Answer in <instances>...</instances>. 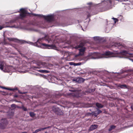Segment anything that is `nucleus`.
I'll return each mask as SVG.
<instances>
[{
    "label": "nucleus",
    "instance_id": "obj_1",
    "mask_svg": "<svg viewBox=\"0 0 133 133\" xmlns=\"http://www.w3.org/2000/svg\"><path fill=\"white\" fill-rule=\"evenodd\" d=\"M114 54H117L118 56L120 58L127 57H133V56L131 54H130L126 51L123 50L118 53L117 51L114 53L110 51L106 52L103 54L98 53H91L89 54L88 57L89 58L96 59L103 58H108L111 57L115 56Z\"/></svg>",
    "mask_w": 133,
    "mask_h": 133
},
{
    "label": "nucleus",
    "instance_id": "obj_21",
    "mask_svg": "<svg viewBox=\"0 0 133 133\" xmlns=\"http://www.w3.org/2000/svg\"><path fill=\"white\" fill-rule=\"evenodd\" d=\"M59 113H58L57 112H56V113L58 115H61L63 114V112L61 110H59Z\"/></svg>",
    "mask_w": 133,
    "mask_h": 133
},
{
    "label": "nucleus",
    "instance_id": "obj_11",
    "mask_svg": "<svg viewBox=\"0 0 133 133\" xmlns=\"http://www.w3.org/2000/svg\"><path fill=\"white\" fill-rule=\"evenodd\" d=\"M98 125H91L89 129V130H92L94 129H95L97 127Z\"/></svg>",
    "mask_w": 133,
    "mask_h": 133
},
{
    "label": "nucleus",
    "instance_id": "obj_28",
    "mask_svg": "<svg viewBox=\"0 0 133 133\" xmlns=\"http://www.w3.org/2000/svg\"><path fill=\"white\" fill-rule=\"evenodd\" d=\"M71 65H74V66L75 65V64H76V63H73V62H70L69 63Z\"/></svg>",
    "mask_w": 133,
    "mask_h": 133
},
{
    "label": "nucleus",
    "instance_id": "obj_14",
    "mask_svg": "<svg viewBox=\"0 0 133 133\" xmlns=\"http://www.w3.org/2000/svg\"><path fill=\"white\" fill-rule=\"evenodd\" d=\"M82 79H83V78H78L76 79H74L73 80V81L78 82H81V81Z\"/></svg>",
    "mask_w": 133,
    "mask_h": 133
},
{
    "label": "nucleus",
    "instance_id": "obj_19",
    "mask_svg": "<svg viewBox=\"0 0 133 133\" xmlns=\"http://www.w3.org/2000/svg\"><path fill=\"white\" fill-rule=\"evenodd\" d=\"M115 127V126L114 125H112L111 126L110 128L109 129V131H110L113 129H114Z\"/></svg>",
    "mask_w": 133,
    "mask_h": 133
},
{
    "label": "nucleus",
    "instance_id": "obj_25",
    "mask_svg": "<svg viewBox=\"0 0 133 133\" xmlns=\"http://www.w3.org/2000/svg\"><path fill=\"white\" fill-rule=\"evenodd\" d=\"M49 127H45V128H40L41 130V131L43 130H44V129H46L48 128Z\"/></svg>",
    "mask_w": 133,
    "mask_h": 133
},
{
    "label": "nucleus",
    "instance_id": "obj_6",
    "mask_svg": "<svg viewBox=\"0 0 133 133\" xmlns=\"http://www.w3.org/2000/svg\"><path fill=\"white\" fill-rule=\"evenodd\" d=\"M7 121L5 119H2L0 123V127L2 129L4 128L6 124Z\"/></svg>",
    "mask_w": 133,
    "mask_h": 133
},
{
    "label": "nucleus",
    "instance_id": "obj_36",
    "mask_svg": "<svg viewBox=\"0 0 133 133\" xmlns=\"http://www.w3.org/2000/svg\"><path fill=\"white\" fill-rule=\"evenodd\" d=\"M22 133H27V132H22Z\"/></svg>",
    "mask_w": 133,
    "mask_h": 133
},
{
    "label": "nucleus",
    "instance_id": "obj_26",
    "mask_svg": "<svg viewBox=\"0 0 133 133\" xmlns=\"http://www.w3.org/2000/svg\"><path fill=\"white\" fill-rule=\"evenodd\" d=\"M22 109L24 111H26L27 110L26 108L24 107L23 106L22 107Z\"/></svg>",
    "mask_w": 133,
    "mask_h": 133
},
{
    "label": "nucleus",
    "instance_id": "obj_15",
    "mask_svg": "<svg viewBox=\"0 0 133 133\" xmlns=\"http://www.w3.org/2000/svg\"><path fill=\"white\" fill-rule=\"evenodd\" d=\"M102 112V111L99 109H97V111L95 112V115L97 116L99 114L101 113Z\"/></svg>",
    "mask_w": 133,
    "mask_h": 133
},
{
    "label": "nucleus",
    "instance_id": "obj_3",
    "mask_svg": "<svg viewBox=\"0 0 133 133\" xmlns=\"http://www.w3.org/2000/svg\"><path fill=\"white\" fill-rule=\"evenodd\" d=\"M1 69L5 72L13 71V68L11 66H8L4 61L1 62L0 63Z\"/></svg>",
    "mask_w": 133,
    "mask_h": 133
},
{
    "label": "nucleus",
    "instance_id": "obj_10",
    "mask_svg": "<svg viewBox=\"0 0 133 133\" xmlns=\"http://www.w3.org/2000/svg\"><path fill=\"white\" fill-rule=\"evenodd\" d=\"M8 23H5V24H6V25H4V26H1L0 27V30H1L3 28H5V27H10V28H15V26L14 25L12 26H6V25L8 24Z\"/></svg>",
    "mask_w": 133,
    "mask_h": 133
},
{
    "label": "nucleus",
    "instance_id": "obj_12",
    "mask_svg": "<svg viewBox=\"0 0 133 133\" xmlns=\"http://www.w3.org/2000/svg\"><path fill=\"white\" fill-rule=\"evenodd\" d=\"M8 39L10 41H14L16 42H19L20 41L18 39L12 38H8Z\"/></svg>",
    "mask_w": 133,
    "mask_h": 133
},
{
    "label": "nucleus",
    "instance_id": "obj_34",
    "mask_svg": "<svg viewBox=\"0 0 133 133\" xmlns=\"http://www.w3.org/2000/svg\"><path fill=\"white\" fill-rule=\"evenodd\" d=\"M107 1H105V2L107 3H108V4H109V3H109V2H107Z\"/></svg>",
    "mask_w": 133,
    "mask_h": 133
},
{
    "label": "nucleus",
    "instance_id": "obj_22",
    "mask_svg": "<svg viewBox=\"0 0 133 133\" xmlns=\"http://www.w3.org/2000/svg\"><path fill=\"white\" fill-rule=\"evenodd\" d=\"M30 116L31 117H33L35 116V114L33 112H30Z\"/></svg>",
    "mask_w": 133,
    "mask_h": 133
},
{
    "label": "nucleus",
    "instance_id": "obj_38",
    "mask_svg": "<svg viewBox=\"0 0 133 133\" xmlns=\"http://www.w3.org/2000/svg\"><path fill=\"white\" fill-rule=\"evenodd\" d=\"M91 4V3H89L88 4Z\"/></svg>",
    "mask_w": 133,
    "mask_h": 133
},
{
    "label": "nucleus",
    "instance_id": "obj_2",
    "mask_svg": "<svg viewBox=\"0 0 133 133\" xmlns=\"http://www.w3.org/2000/svg\"><path fill=\"white\" fill-rule=\"evenodd\" d=\"M43 39H39L34 44L35 45L42 48L53 49H55L56 46L54 45H49L45 43H42L40 42H42Z\"/></svg>",
    "mask_w": 133,
    "mask_h": 133
},
{
    "label": "nucleus",
    "instance_id": "obj_29",
    "mask_svg": "<svg viewBox=\"0 0 133 133\" xmlns=\"http://www.w3.org/2000/svg\"><path fill=\"white\" fill-rule=\"evenodd\" d=\"M11 107L15 108L16 107V105L15 104H12L11 105Z\"/></svg>",
    "mask_w": 133,
    "mask_h": 133
},
{
    "label": "nucleus",
    "instance_id": "obj_30",
    "mask_svg": "<svg viewBox=\"0 0 133 133\" xmlns=\"http://www.w3.org/2000/svg\"><path fill=\"white\" fill-rule=\"evenodd\" d=\"M81 64V63H76V64H75V65L77 66V65H80Z\"/></svg>",
    "mask_w": 133,
    "mask_h": 133
},
{
    "label": "nucleus",
    "instance_id": "obj_9",
    "mask_svg": "<svg viewBox=\"0 0 133 133\" xmlns=\"http://www.w3.org/2000/svg\"><path fill=\"white\" fill-rule=\"evenodd\" d=\"M44 18L47 21L49 22H51L54 19V17L53 15H48L45 16L44 17Z\"/></svg>",
    "mask_w": 133,
    "mask_h": 133
},
{
    "label": "nucleus",
    "instance_id": "obj_37",
    "mask_svg": "<svg viewBox=\"0 0 133 133\" xmlns=\"http://www.w3.org/2000/svg\"><path fill=\"white\" fill-rule=\"evenodd\" d=\"M44 133H48L47 132H46Z\"/></svg>",
    "mask_w": 133,
    "mask_h": 133
},
{
    "label": "nucleus",
    "instance_id": "obj_7",
    "mask_svg": "<svg viewBox=\"0 0 133 133\" xmlns=\"http://www.w3.org/2000/svg\"><path fill=\"white\" fill-rule=\"evenodd\" d=\"M37 65L39 66L40 68L45 67L49 66V64L47 63L42 62H39L37 63Z\"/></svg>",
    "mask_w": 133,
    "mask_h": 133
},
{
    "label": "nucleus",
    "instance_id": "obj_8",
    "mask_svg": "<svg viewBox=\"0 0 133 133\" xmlns=\"http://www.w3.org/2000/svg\"><path fill=\"white\" fill-rule=\"evenodd\" d=\"M20 10L21 12L20 15L22 17H25L26 14H28L27 12L26 9L25 8L21 9Z\"/></svg>",
    "mask_w": 133,
    "mask_h": 133
},
{
    "label": "nucleus",
    "instance_id": "obj_16",
    "mask_svg": "<svg viewBox=\"0 0 133 133\" xmlns=\"http://www.w3.org/2000/svg\"><path fill=\"white\" fill-rule=\"evenodd\" d=\"M1 87V88H2L4 89H8V90H12V91H14L15 90H17V88H15V89H7V88H6L3 87Z\"/></svg>",
    "mask_w": 133,
    "mask_h": 133
},
{
    "label": "nucleus",
    "instance_id": "obj_31",
    "mask_svg": "<svg viewBox=\"0 0 133 133\" xmlns=\"http://www.w3.org/2000/svg\"><path fill=\"white\" fill-rule=\"evenodd\" d=\"M112 8V7L111 6H110L109 8L108 9H106L105 10L106 11V10H109L111 9Z\"/></svg>",
    "mask_w": 133,
    "mask_h": 133
},
{
    "label": "nucleus",
    "instance_id": "obj_4",
    "mask_svg": "<svg viewBox=\"0 0 133 133\" xmlns=\"http://www.w3.org/2000/svg\"><path fill=\"white\" fill-rule=\"evenodd\" d=\"M83 46V44L81 43L79 45H78L75 47L76 49L80 48L78 49L79 54L75 55L76 57L79 56H82L84 54L85 51V48L84 47H82Z\"/></svg>",
    "mask_w": 133,
    "mask_h": 133
},
{
    "label": "nucleus",
    "instance_id": "obj_5",
    "mask_svg": "<svg viewBox=\"0 0 133 133\" xmlns=\"http://www.w3.org/2000/svg\"><path fill=\"white\" fill-rule=\"evenodd\" d=\"M128 0H109L107 1V2H109L110 4H115L118 3L119 2H121L124 1H126Z\"/></svg>",
    "mask_w": 133,
    "mask_h": 133
},
{
    "label": "nucleus",
    "instance_id": "obj_18",
    "mask_svg": "<svg viewBox=\"0 0 133 133\" xmlns=\"http://www.w3.org/2000/svg\"><path fill=\"white\" fill-rule=\"evenodd\" d=\"M121 45L120 43H116L114 44V45H113V46H115L116 47H118Z\"/></svg>",
    "mask_w": 133,
    "mask_h": 133
},
{
    "label": "nucleus",
    "instance_id": "obj_24",
    "mask_svg": "<svg viewBox=\"0 0 133 133\" xmlns=\"http://www.w3.org/2000/svg\"><path fill=\"white\" fill-rule=\"evenodd\" d=\"M41 131V129H40H40H38L36 130L35 131V132H33V133H35L37 132H38L39 131Z\"/></svg>",
    "mask_w": 133,
    "mask_h": 133
},
{
    "label": "nucleus",
    "instance_id": "obj_35",
    "mask_svg": "<svg viewBox=\"0 0 133 133\" xmlns=\"http://www.w3.org/2000/svg\"><path fill=\"white\" fill-rule=\"evenodd\" d=\"M14 113L13 112H12V115H13Z\"/></svg>",
    "mask_w": 133,
    "mask_h": 133
},
{
    "label": "nucleus",
    "instance_id": "obj_32",
    "mask_svg": "<svg viewBox=\"0 0 133 133\" xmlns=\"http://www.w3.org/2000/svg\"><path fill=\"white\" fill-rule=\"evenodd\" d=\"M49 40H49V39H48V42H50V41H51V40L50 39H49Z\"/></svg>",
    "mask_w": 133,
    "mask_h": 133
},
{
    "label": "nucleus",
    "instance_id": "obj_13",
    "mask_svg": "<svg viewBox=\"0 0 133 133\" xmlns=\"http://www.w3.org/2000/svg\"><path fill=\"white\" fill-rule=\"evenodd\" d=\"M96 106L99 108H102L103 107V105L99 103H97L96 104Z\"/></svg>",
    "mask_w": 133,
    "mask_h": 133
},
{
    "label": "nucleus",
    "instance_id": "obj_40",
    "mask_svg": "<svg viewBox=\"0 0 133 133\" xmlns=\"http://www.w3.org/2000/svg\"><path fill=\"white\" fill-rule=\"evenodd\" d=\"M20 93H22L20 92Z\"/></svg>",
    "mask_w": 133,
    "mask_h": 133
},
{
    "label": "nucleus",
    "instance_id": "obj_33",
    "mask_svg": "<svg viewBox=\"0 0 133 133\" xmlns=\"http://www.w3.org/2000/svg\"><path fill=\"white\" fill-rule=\"evenodd\" d=\"M131 109L133 110V106H132L131 107Z\"/></svg>",
    "mask_w": 133,
    "mask_h": 133
},
{
    "label": "nucleus",
    "instance_id": "obj_41",
    "mask_svg": "<svg viewBox=\"0 0 133 133\" xmlns=\"http://www.w3.org/2000/svg\"><path fill=\"white\" fill-rule=\"evenodd\" d=\"M40 68L39 67H38V68Z\"/></svg>",
    "mask_w": 133,
    "mask_h": 133
},
{
    "label": "nucleus",
    "instance_id": "obj_23",
    "mask_svg": "<svg viewBox=\"0 0 133 133\" xmlns=\"http://www.w3.org/2000/svg\"><path fill=\"white\" fill-rule=\"evenodd\" d=\"M112 19H113L115 23H116V22H118V19H116V18H112Z\"/></svg>",
    "mask_w": 133,
    "mask_h": 133
},
{
    "label": "nucleus",
    "instance_id": "obj_39",
    "mask_svg": "<svg viewBox=\"0 0 133 133\" xmlns=\"http://www.w3.org/2000/svg\"><path fill=\"white\" fill-rule=\"evenodd\" d=\"M69 90L70 91H72V90Z\"/></svg>",
    "mask_w": 133,
    "mask_h": 133
},
{
    "label": "nucleus",
    "instance_id": "obj_20",
    "mask_svg": "<svg viewBox=\"0 0 133 133\" xmlns=\"http://www.w3.org/2000/svg\"><path fill=\"white\" fill-rule=\"evenodd\" d=\"M94 39L95 41H99L100 39V38L98 37H94Z\"/></svg>",
    "mask_w": 133,
    "mask_h": 133
},
{
    "label": "nucleus",
    "instance_id": "obj_27",
    "mask_svg": "<svg viewBox=\"0 0 133 133\" xmlns=\"http://www.w3.org/2000/svg\"><path fill=\"white\" fill-rule=\"evenodd\" d=\"M121 88H126V86L125 85H122L121 86Z\"/></svg>",
    "mask_w": 133,
    "mask_h": 133
},
{
    "label": "nucleus",
    "instance_id": "obj_17",
    "mask_svg": "<svg viewBox=\"0 0 133 133\" xmlns=\"http://www.w3.org/2000/svg\"><path fill=\"white\" fill-rule=\"evenodd\" d=\"M38 71L40 72H42V73H44V72L48 73V71L46 70H39Z\"/></svg>",
    "mask_w": 133,
    "mask_h": 133
}]
</instances>
